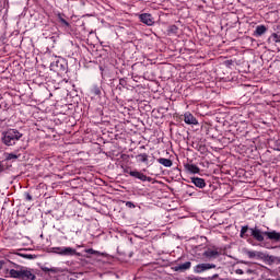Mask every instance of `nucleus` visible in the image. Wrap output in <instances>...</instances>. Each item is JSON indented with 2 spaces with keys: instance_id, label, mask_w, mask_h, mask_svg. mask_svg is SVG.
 <instances>
[{
  "instance_id": "nucleus-1",
  "label": "nucleus",
  "mask_w": 280,
  "mask_h": 280,
  "mask_svg": "<svg viewBox=\"0 0 280 280\" xmlns=\"http://www.w3.org/2000/svg\"><path fill=\"white\" fill-rule=\"evenodd\" d=\"M9 264V277H11V279L36 280V272H34V269L21 266L10 260Z\"/></svg>"
},
{
  "instance_id": "nucleus-2",
  "label": "nucleus",
  "mask_w": 280,
  "mask_h": 280,
  "mask_svg": "<svg viewBox=\"0 0 280 280\" xmlns=\"http://www.w3.org/2000/svg\"><path fill=\"white\" fill-rule=\"evenodd\" d=\"M23 137V133H21L16 129H9L4 132H2L1 141L4 143V145H16V141H20Z\"/></svg>"
},
{
  "instance_id": "nucleus-3",
  "label": "nucleus",
  "mask_w": 280,
  "mask_h": 280,
  "mask_svg": "<svg viewBox=\"0 0 280 280\" xmlns=\"http://www.w3.org/2000/svg\"><path fill=\"white\" fill-rule=\"evenodd\" d=\"M52 253H56V255H61L62 257H80V253L75 250V248L72 247H52Z\"/></svg>"
},
{
  "instance_id": "nucleus-4",
  "label": "nucleus",
  "mask_w": 280,
  "mask_h": 280,
  "mask_svg": "<svg viewBox=\"0 0 280 280\" xmlns=\"http://www.w3.org/2000/svg\"><path fill=\"white\" fill-rule=\"evenodd\" d=\"M215 268H217L215 264L201 262V264H198L194 267V272L196 275H202V272H207V270H212V269H215Z\"/></svg>"
},
{
  "instance_id": "nucleus-5",
  "label": "nucleus",
  "mask_w": 280,
  "mask_h": 280,
  "mask_svg": "<svg viewBox=\"0 0 280 280\" xmlns=\"http://www.w3.org/2000/svg\"><path fill=\"white\" fill-rule=\"evenodd\" d=\"M129 176L132 178H137L138 180H141L142 183H152V177H149L148 175L143 174L142 172H139L137 170L135 171H125Z\"/></svg>"
},
{
  "instance_id": "nucleus-6",
  "label": "nucleus",
  "mask_w": 280,
  "mask_h": 280,
  "mask_svg": "<svg viewBox=\"0 0 280 280\" xmlns=\"http://www.w3.org/2000/svg\"><path fill=\"white\" fill-rule=\"evenodd\" d=\"M202 257H205L206 261H213V259L220 257V250L218 248H208L202 253Z\"/></svg>"
},
{
  "instance_id": "nucleus-7",
  "label": "nucleus",
  "mask_w": 280,
  "mask_h": 280,
  "mask_svg": "<svg viewBox=\"0 0 280 280\" xmlns=\"http://www.w3.org/2000/svg\"><path fill=\"white\" fill-rule=\"evenodd\" d=\"M139 19L141 23H144V25H149V26L154 25V18H152V14L150 13H142L139 15Z\"/></svg>"
},
{
  "instance_id": "nucleus-8",
  "label": "nucleus",
  "mask_w": 280,
  "mask_h": 280,
  "mask_svg": "<svg viewBox=\"0 0 280 280\" xmlns=\"http://www.w3.org/2000/svg\"><path fill=\"white\" fill-rule=\"evenodd\" d=\"M190 268L191 261H186L184 264L172 267V270H174V272H186V270H189Z\"/></svg>"
},
{
  "instance_id": "nucleus-9",
  "label": "nucleus",
  "mask_w": 280,
  "mask_h": 280,
  "mask_svg": "<svg viewBox=\"0 0 280 280\" xmlns=\"http://www.w3.org/2000/svg\"><path fill=\"white\" fill-rule=\"evenodd\" d=\"M184 121L188 126H198V119H196L194 115L189 112L184 114Z\"/></svg>"
},
{
  "instance_id": "nucleus-10",
  "label": "nucleus",
  "mask_w": 280,
  "mask_h": 280,
  "mask_svg": "<svg viewBox=\"0 0 280 280\" xmlns=\"http://www.w3.org/2000/svg\"><path fill=\"white\" fill-rule=\"evenodd\" d=\"M190 183H192V185L199 189H205V187H207V182H205V178L191 177Z\"/></svg>"
},
{
  "instance_id": "nucleus-11",
  "label": "nucleus",
  "mask_w": 280,
  "mask_h": 280,
  "mask_svg": "<svg viewBox=\"0 0 280 280\" xmlns=\"http://www.w3.org/2000/svg\"><path fill=\"white\" fill-rule=\"evenodd\" d=\"M184 167L188 174H200V167H198L196 164L187 163L184 165Z\"/></svg>"
},
{
  "instance_id": "nucleus-12",
  "label": "nucleus",
  "mask_w": 280,
  "mask_h": 280,
  "mask_svg": "<svg viewBox=\"0 0 280 280\" xmlns=\"http://www.w3.org/2000/svg\"><path fill=\"white\" fill-rule=\"evenodd\" d=\"M135 159L137 163H144L145 165H148V159H149L148 153H140L136 155Z\"/></svg>"
},
{
  "instance_id": "nucleus-13",
  "label": "nucleus",
  "mask_w": 280,
  "mask_h": 280,
  "mask_svg": "<svg viewBox=\"0 0 280 280\" xmlns=\"http://www.w3.org/2000/svg\"><path fill=\"white\" fill-rule=\"evenodd\" d=\"M158 163H160V165H163L164 167H172V165H174V162H172V160L165 158L158 159Z\"/></svg>"
},
{
  "instance_id": "nucleus-14",
  "label": "nucleus",
  "mask_w": 280,
  "mask_h": 280,
  "mask_svg": "<svg viewBox=\"0 0 280 280\" xmlns=\"http://www.w3.org/2000/svg\"><path fill=\"white\" fill-rule=\"evenodd\" d=\"M265 32H268L266 25H258L254 32V36H264Z\"/></svg>"
},
{
  "instance_id": "nucleus-15",
  "label": "nucleus",
  "mask_w": 280,
  "mask_h": 280,
  "mask_svg": "<svg viewBox=\"0 0 280 280\" xmlns=\"http://www.w3.org/2000/svg\"><path fill=\"white\" fill-rule=\"evenodd\" d=\"M248 231H250V228H248V225L242 226L240 237H242L243 240L250 237V234H248Z\"/></svg>"
},
{
  "instance_id": "nucleus-16",
  "label": "nucleus",
  "mask_w": 280,
  "mask_h": 280,
  "mask_svg": "<svg viewBox=\"0 0 280 280\" xmlns=\"http://www.w3.org/2000/svg\"><path fill=\"white\" fill-rule=\"evenodd\" d=\"M268 43H280V31L271 34V36L268 38Z\"/></svg>"
},
{
  "instance_id": "nucleus-17",
  "label": "nucleus",
  "mask_w": 280,
  "mask_h": 280,
  "mask_svg": "<svg viewBox=\"0 0 280 280\" xmlns=\"http://www.w3.org/2000/svg\"><path fill=\"white\" fill-rule=\"evenodd\" d=\"M91 93L93 95H102V86H98V85H94L92 89H91Z\"/></svg>"
},
{
  "instance_id": "nucleus-18",
  "label": "nucleus",
  "mask_w": 280,
  "mask_h": 280,
  "mask_svg": "<svg viewBox=\"0 0 280 280\" xmlns=\"http://www.w3.org/2000/svg\"><path fill=\"white\" fill-rule=\"evenodd\" d=\"M40 270L43 271V272H51L52 275H56V272H58V269H56V268H54V267H45V266H43V267H40Z\"/></svg>"
},
{
  "instance_id": "nucleus-19",
  "label": "nucleus",
  "mask_w": 280,
  "mask_h": 280,
  "mask_svg": "<svg viewBox=\"0 0 280 280\" xmlns=\"http://www.w3.org/2000/svg\"><path fill=\"white\" fill-rule=\"evenodd\" d=\"M57 16H58V20L61 23V25H65V27H71V24H69L67 22V20H65V18H62V13H58Z\"/></svg>"
},
{
  "instance_id": "nucleus-20",
  "label": "nucleus",
  "mask_w": 280,
  "mask_h": 280,
  "mask_svg": "<svg viewBox=\"0 0 280 280\" xmlns=\"http://www.w3.org/2000/svg\"><path fill=\"white\" fill-rule=\"evenodd\" d=\"M167 34L168 35H171V34H178V26H176V25H171V26H168V28H167Z\"/></svg>"
},
{
  "instance_id": "nucleus-21",
  "label": "nucleus",
  "mask_w": 280,
  "mask_h": 280,
  "mask_svg": "<svg viewBox=\"0 0 280 280\" xmlns=\"http://www.w3.org/2000/svg\"><path fill=\"white\" fill-rule=\"evenodd\" d=\"M245 255H247L249 259H255V257H259V255H257V252L253 250H245Z\"/></svg>"
},
{
  "instance_id": "nucleus-22",
  "label": "nucleus",
  "mask_w": 280,
  "mask_h": 280,
  "mask_svg": "<svg viewBox=\"0 0 280 280\" xmlns=\"http://www.w3.org/2000/svg\"><path fill=\"white\" fill-rule=\"evenodd\" d=\"M20 257H23L24 259H36V256L32 254H18Z\"/></svg>"
},
{
  "instance_id": "nucleus-23",
  "label": "nucleus",
  "mask_w": 280,
  "mask_h": 280,
  "mask_svg": "<svg viewBox=\"0 0 280 280\" xmlns=\"http://www.w3.org/2000/svg\"><path fill=\"white\" fill-rule=\"evenodd\" d=\"M85 253H88V255H100V252L93 248L85 249Z\"/></svg>"
},
{
  "instance_id": "nucleus-24",
  "label": "nucleus",
  "mask_w": 280,
  "mask_h": 280,
  "mask_svg": "<svg viewBox=\"0 0 280 280\" xmlns=\"http://www.w3.org/2000/svg\"><path fill=\"white\" fill-rule=\"evenodd\" d=\"M12 159H19V155H16L14 153H9L7 156V161H12Z\"/></svg>"
},
{
  "instance_id": "nucleus-25",
  "label": "nucleus",
  "mask_w": 280,
  "mask_h": 280,
  "mask_svg": "<svg viewBox=\"0 0 280 280\" xmlns=\"http://www.w3.org/2000/svg\"><path fill=\"white\" fill-rule=\"evenodd\" d=\"M126 207H128L129 209H135L136 206L132 201H127Z\"/></svg>"
},
{
  "instance_id": "nucleus-26",
  "label": "nucleus",
  "mask_w": 280,
  "mask_h": 280,
  "mask_svg": "<svg viewBox=\"0 0 280 280\" xmlns=\"http://www.w3.org/2000/svg\"><path fill=\"white\" fill-rule=\"evenodd\" d=\"M5 172V166L3 165V162H0V174H3Z\"/></svg>"
},
{
  "instance_id": "nucleus-27",
  "label": "nucleus",
  "mask_w": 280,
  "mask_h": 280,
  "mask_svg": "<svg viewBox=\"0 0 280 280\" xmlns=\"http://www.w3.org/2000/svg\"><path fill=\"white\" fill-rule=\"evenodd\" d=\"M56 67H57V68L60 67V69H62V71H65V66H62V65L60 63V61H56Z\"/></svg>"
},
{
  "instance_id": "nucleus-28",
  "label": "nucleus",
  "mask_w": 280,
  "mask_h": 280,
  "mask_svg": "<svg viewBox=\"0 0 280 280\" xmlns=\"http://www.w3.org/2000/svg\"><path fill=\"white\" fill-rule=\"evenodd\" d=\"M225 67H231L233 65V60H226L224 61Z\"/></svg>"
},
{
  "instance_id": "nucleus-29",
  "label": "nucleus",
  "mask_w": 280,
  "mask_h": 280,
  "mask_svg": "<svg viewBox=\"0 0 280 280\" xmlns=\"http://www.w3.org/2000/svg\"><path fill=\"white\" fill-rule=\"evenodd\" d=\"M25 198H26V200H32V195H30V192H25Z\"/></svg>"
},
{
  "instance_id": "nucleus-30",
  "label": "nucleus",
  "mask_w": 280,
  "mask_h": 280,
  "mask_svg": "<svg viewBox=\"0 0 280 280\" xmlns=\"http://www.w3.org/2000/svg\"><path fill=\"white\" fill-rule=\"evenodd\" d=\"M3 266H5V261L4 260H0V270L3 268Z\"/></svg>"
},
{
  "instance_id": "nucleus-31",
  "label": "nucleus",
  "mask_w": 280,
  "mask_h": 280,
  "mask_svg": "<svg viewBox=\"0 0 280 280\" xmlns=\"http://www.w3.org/2000/svg\"><path fill=\"white\" fill-rule=\"evenodd\" d=\"M243 273H244V270H242V269L236 270V275H243Z\"/></svg>"
},
{
  "instance_id": "nucleus-32",
  "label": "nucleus",
  "mask_w": 280,
  "mask_h": 280,
  "mask_svg": "<svg viewBox=\"0 0 280 280\" xmlns=\"http://www.w3.org/2000/svg\"><path fill=\"white\" fill-rule=\"evenodd\" d=\"M215 278H218V275L212 276V279H215Z\"/></svg>"
},
{
  "instance_id": "nucleus-33",
  "label": "nucleus",
  "mask_w": 280,
  "mask_h": 280,
  "mask_svg": "<svg viewBox=\"0 0 280 280\" xmlns=\"http://www.w3.org/2000/svg\"><path fill=\"white\" fill-rule=\"evenodd\" d=\"M50 67H54V63H51Z\"/></svg>"
},
{
  "instance_id": "nucleus-34",
  "label": "nucleus",
  "mask_w": 280,
  "mask_h": 280,
  "mask_svg": "<svg viewBox=\"0 0 280 280\" xmlns=\"http://www.w3.org/2000/svg\"><path fill=\"white\" fill-rule=\"evenodd\" d=\"M279 262H280V259H279Z\"/></svg>"
}]
</instances>
